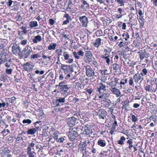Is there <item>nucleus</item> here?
Wrapping results in <instances>:
<instances>
[{
  "label": "nucleus",
  "instance_id": "9d476101",
  "mask_svg": "<svg viewBox=\"0 0 157 157\" xmlns=\"http://www.w3.org/2000/svg\"><path fill=\"white\" fill-rule=\"evenodd\" d=\"M12 49L13 53L14 55H16L17 53L18 54L21 51V48L17 45H13L12 47Z\"/></svg>",
  "mask_w": 157,
  "mask_h": 157
},
{
  "label": "nucleus",
  "instance_id": "c03bdc74",
  "mask_svg": "<svg viewBox=\"0 0 157 157\" xmlns=\"http://www.w3.org/2000/svg\"><path fill=\"white\" fill-rule=\"evenodd\" d=\"M64 140L65 139L64 138V137H60L58 138L57 142H58L62 143L63 142Z\"/></svg>",
  "mask_w": 157,
  "mask_h": 157
},
{
  "label": "nucleus",
  "instance_id": "f3484780",
  "mask_svg": "<svg viewBox=\"0 0 157 157\" xmlns=\"http://www.w3.org/2000/svg\"><path fill=\"white\" fill-rule=\"evenodd\" d=\"M133 78L134 82L137 83L141 79L143 80V77H141L139 73H136L133 76Z\"/></svg>",
  "mask_w": 157,
  "mask_h": 157
},
{
  "label": "nucleus",
  "instance_id": "b1692460",
  "mask_svg": "<svg viewBox=\"0 0 157 157\" xmlns=\"http://www.w3.org/2000/svg\"><path fill=\"white\" fill-rule=\"evenodd\" d=\"M29 26L31 28L38 26L37 22L36 21H31L29 23Z\"/></svg>",
  "mask_w": 157,
  "mask_h": 157
},
{
  "label": "nucleus",
  "instance_id": "a18cd8bd",
  "mask_svg": "<svg viewBox=\"0 0 157 157\" xmlns=\"http://www.w3.org/2000/svg\"><path fill=\"white\" fill-rule=\"evenodd\" d=\"M5 51L4 49H3L2 51H1V52L0 54V56L1 57H3L4 56H6V54L5 53Z\"/></svg>",
  "mask_w": 157,
  "mask_h": 157
},
{
  "label": "nucleus",
  "instance_id": "aec40b11",
  "mask_svg": "<svg viewBox=\"0 0 157 157\" xmlns=\"http://www.w3.org/2000/svg\"><path fill=\"white\" fill-rule=\"evenodd\" d=\"M42 40L41 37L39 35L35 36L34 38L33 39V41L34 43H37L38 42Z\"/></svg>",
  "mask_w": 157,
  "mask_h": 157
},
{
  "label": "nucleus",
  "instance_id": "4468645a",
  "mask_svg": "<svg viewBox=\"0 0 157 157\" xmlns=\"http://www.w3.org/2000/svg\"><path fill=\"white\" fill-rule=\"evenodd\" d=\"M39 127H36V128H33L29 129L27 132V133L28 135H33L37 132Z\"/></svg>",
  "mask_w": 157,
  "mask_h": 157
},
{
  "label": "nucleus",
  "instance_id": "4c0bfd02",
  "mask_svg": "<svg viewBox=\"0 0 157 157\" xmlns=\"http://www.w3.org/2000/svg\"><path fill=\"white\" fill-rule=\"evenodd\" d=\"M12 10L13 11H17L19 9V7L17 5H14L12 7Z\"/></svg>",
  "mask_w": 157,
  "mask_h": 157
},
{
  "label": "nucleus",
  "instance_id": "1a4fd4ad",
  "mask_svg": "<svg viewBox=\"0 0 157 157\" xmlns=\"http://www.w3.org/2000/svg\"><path fill=\"white\" fill-rule=\"evenodd\" d=\"M98 117L100 119L104 120L106 118L107 113L106 111L103 109H100L98 113Z\"/></svg>",
  "mask_w": 157,
  "mask_h": 157
},
{
  "label": "nucleus",
  "instance_id": "f257e3e1",
  "mask_svg": "<svg viewBox=\"0 0 157 157\" xmlns=\"http://www.w3.org/2000/svg\"><path fill=\"white\" fill-rule=\"evenodd\" d=\"M32 50L30 48L29 45L26 46L22 51L19 52L18 56L20 59L24 58L26 59L30 55L32 52Z\"/></svg>",
  "mask_w": 157,
  "mask_h": 157
},
{
  "label": "nucleus",
  "instance_id": "20e7f679",
  "mask_svg": "<svg viewBox=\"0 0 157 157\" xmlns=\"http://www.w3.org/2000/svg\"><path fill=\"white\" fill-rule=\"evenodd\" d=\"M82 130L81 128L78 127L74 128L69 132L70 135L72 137H77L78 136V133Z\"/></svg>",
  "mask_w": 157,
  "mask_h": 157
},
{
  "label": "nucleus",
  "instance_id": "f704fd0d",
  "mask_svg": "<svg viewBox=\"0 0 157 157\" xmlns=\"http://www.w3.org/2000/svg\"><path fill=\"white\" fill-rule=\"evenodd\" d=\"M113 69L117 71L118 70L119 67L118 64L117 63H114L113 64Z\"/></svg>",
  "mask_w": 157,
  "mask_h": 157
},
{
  "label": "nucleus",
  "instance_id": "5701e85b",
  "mask_svg": "<svg viewBox=\"0 0 157 157\" xmlns=\"http://www.w3.org/2000/svg\"><path fill=\"white\" fill-rule=\"evenodd\" d=\"M95 42L94 43L93 45L95 47H98L100 45L101 43V39L100 38L97 39L95 41Z\"/></svg>",
  "mask_w": 157,
  "mask_h": 157
},
{
  "label": "nucleus",
  "instance_id": "338daca9",
  "mask_svg": "<svg viewBox=\"0 0 157 157\" xmlns=\"http://www.w3.org/2000/svg\"><path fill=\"white\" fill-rule=\"evenodd\" d=\"M129 85L131 86H132L133 84V81L132 78H131L129 80Z\"/></svg>",
  "mask_w": 157,
  "mask_h": 157
},
{
  "label": "nucleus",
  "instance_id": "09e8293b",
  "mask_svg": "<svg viewBox=\"0 0 157 157\" xmlns=\"http://www.w3.org/2000/svg\"><path fill=\"white\" fill-rule=\"evenodd\" d=\"M16 98L14 97H12L9 101V102L12 103L14 102L16 100Z\"/></svg>",
  "mask_w": 157,
  "mask_h": 157
},
{
  "label": "nucleus",
  "instance_id": "58836bf2",
  "mask_svg": "<svg viewBox=\"0 0 157 157\" xmlns=\"http://www.w3.org/2000/svg\"><path fill=\"white\" fill-rule=\"evenodd\" d=\"M23 138L21 137L20 135H18L17 138H16V141H19L20 140H23Z\"/></svg>",
  "mask_w": 157,
  "mask_h": 157
},
{
  "label": "nucleus",
  "instance_id": "13d9d810",
  "mask_svg": "<svg viewBox=\"0 0 157 157\" xmlns=\"http://www.w3.org/2000/svg\"><path fill=\"white\" fill-rule=\"evenodd\" d=\"M13 137L12 136H10L7 137V140L9 141H11L13 139Z\"/></svg>",
  "mask_w": 157,
  "mask_h": 157
},
{
  "label": "nucleus",
  "instance_id": "774afa93",
  "mask_svg": "<svg viewBox=\"0 0 157 157\" xmlns=\"http://www.w3.org/2000/svg\"><path fill=\"white\" fill-rule=\"evenodd\" d=\"M124 43L122 41H121L119 44L118 46L120 47L121 48L122 47H123V45H124Z\"/></svg>",
  "mask_w": 157,
  "mask_h": 157
},
{
  "label": "nucleus",
  "instance_id": "bb28decb",
  "mask_svg": "<svg viewBox=\"0 0 157 157\" xmlns=\"http://www.w3.org/2000/svg\"><path fill=\"white\" fill-rule=\"evenodd\" d=\"M85 131L86 134L89 135L90 136L91 134H92V131L91 129H90V128L88 129L85 128Z\"/></svg>",
  "mask_w": 157,
  "mask_h": 157
},
{
  "label": "nucleus",
  "instance_id": "c9c22d12",
  "mask_svg": "<svg viewBox=\"0 0 157 157\" xmlns=\"http://www.w3.org/2000/svg\"><path fill=\"white\" fill-rule=\"evenodd\" d=\"M145 89L146 91H152L151 87V86L150 85H147L145 87Z\"/></svg>",
  "mask_w": 157,
  "mask_h": 157
},
{
  "label": "nucleus",
  "instance_id": "cd10ccee",
  "mask_svg": "<svg viewBox=\"0 0 157 157\" xmlns=\"http://www.w3.org/2000/svg\"><path fill=\"white\" fill-rule=\"evenodd\" d=\"M127 143L129 144V146L128 147V148L130 150H132L133 147L132 144V140L131 139H129L127 142Z\"/></svg>",
  "mask_w": 157,
  "mask_h": 157
},
{
  "label": "nucleus",
  "instance_id": "37998d69",
  "mask_svg": "<svg viewBox=\"0 0 157 157\" xmlns=\"http://www.w3.org/2000/svg\"><path fill=\"white\" fill-rule=\"evenodd\" d=\"M0 60L4 62H6L7 61V58L6 57V56L2 57L0 58Z\"/></svg>",
  "mask_w": 157,
  "mask_h": 157
},
{
  "label": "nucleus",
  "instance_id": "4be33fe9",
  "mask_svg": "<svg viewBox=\"0 0 157 157\" xmlns=\"http://www.w3.org/2000/svg\"><path fill=\"white\" fill-rule=\"evenodd\" d=\"M65 102V98L59 97L56 100V103H64Z\"/></svg>",
  "mask_w": 157,
  "mask_h": 157
},
{
  "label": "nucleus",
  "instance_id": "423d86ee",
  "mask_svg": "<svg viewBox=\"0 0 157 157\" xmlns=\"http://www.w3.org/2000/svg\"><path fill=\"white\" fill-rule=\"evenodd\" d=\"M84 67H85L86 75L88 77H91L94 75V71L90 65H86Z\"/></svg>",
  "mask_w": 157,
  "mask_h": 157
},
{
  "label": "nucleus",
  "instance_id": "a211bd4d",
  "mask_svg": "<svg viewBox=\"0 0 157 157\" xmlns=\"http://www.w3.org/2000/svg\"><path fill=\"white\" fill-rule=\"evenodd\" d=\"M130 102L128 100H126L124 101V104L122 107V109H125L126 111L128 110V108L129 106V103Z\"/></svg>",
  "mask_w": 157,
  "mask_h": 157
},
{
  "label": "nucleus",
  "instance_id": "7c9ffc66",
  "mask_svg": "<svg viewBox=\"0 0 157 157\" xmlns=\"http://www.w3.org/2000/svg\"><path fill=\"white\" fill-rule=\"evenodd\" d=\"M117 3L120 5V6H124V3L125 1L123 0H116Z\"/></svg>",
  "mask_w": 157,
  "mask_h": 157
},
{
  "label": "nucleus",
  "instance_id": "473e14b6",
  "mask_svg": "<svg viewBox=\"0 0 157 157\" xmlns=\"http://www.w3.org/2000/svg\"><path fill=\"white\" fill-rule=\"evenodd\" d=\"M147 72V70L145 68H144L142 70V72L140 73V75L142 76H144L146 75Z\"/></svg>",
  "mask_w": 157,
  "mask_h": 157
},
{
  "label": "nucleus",
  "instance_id": "5fc2aeb1",
  "mask_svg": "<svg viewBox=\"0 0 157 157\" xmlns=\"http://www.w3.org/2000/svg\"><path fill=\"white\" fill-rule=\"evenodd\" d=\"M49 21L50 24L51 25H53L55 22L54 20L52 18H50L49 19Z\"/></svg>",
  "mask_w": 157,
  "mask_h": 157
},
{
  "label": "nucleus",
  "instance_id": "393cba45",
  "mask_svg": "<svg viewBox=\"0 0 157 157\" xmlns=\"http://www.w3.org/2000/svg\"><path fill=\"white\" fill-rule=\"evenodd\" d=\"M107 84L109 86V88H112L113 87H115L117 86V85L113 80L111 81L110 82L108 83Z\"/></svg>",
  "mask_w": 157,
  "mask_h": 157
},
{
  "label": "nucleus",
  "instance_id": "f8f14e48",
  "mask_svg": "<svg viewBox=\"0 0 157 157\" xmlns=\"http://www.w3.org/2000/svg\"><path fill=\"white\" fill-rule=\"evenodd\" d=\"M109 90L116 94L117 97H121L122 96V95L121 94L120 91L119 90L115 87H113V88H109Z\"/></svg>",
  "mask_w": 157,
  "mask_h": 157
},
{
  "label": "nucleus",
  "instance_id": "603ef678",
  "mask_svg": "<svg viewBox=\"0 0 157 157\" xmlns=\"http://www.w3.org/2000/svg\"><path fill=\"white\" fill-rule=\"evenodd\" d=\"M18 38L20 40H22L25 39V34L24 33H22L18 36Z\"/></svg>",
  "mask_w": 157,
  "mask_h": 157
},
{
  "label": "nucleus",
  "instance_id": "9b49d317",
  "mask_svg": "<svg viewBox=\"0 0 157 157\" xmlns=\"http://www.w3.org/2000/svg\"><path fill=\"white\" fill-rule=\"evenodd\" d=\"M59 86H60V89L62 91H64L65 93L67 92L68 89L67 86L63 82H60L59 85Z\"/></svg>",
  "mask_w": 157,
  "mask_h": 157
},
{
  "label": "nucleus",
  "instance_id": "49530a36",
  "mask_svg": "<svg viewBox=\"0 0 157 157\" xmlns=\"http://www.w3.org/2000/svg\"><path fill=\"white\" fill-rule=\"evenodd\" d=\"M73 55L74 56V57H75V58L79 59H80V57L79 56H78V53H76V52H73Z\"/></svg>",
  "mask_w": 157,
  "mask_h": 157
},
{
  "label": "nucleus",
  "instance_id": "c756f323",
  "mask_svg": "<svg viewBox=\"0 0 157 157\" xmlns=\"http://www.w3.org/2000/svg\"><path fill=\"white\" fill-rule=\"evenodd\" d=\"M1 78L2 79L1 80V81H2L4 82H5L7 80L6 75L5 74H2Z\"/></svg>",
  "mask_w": 157,
  "mask_h": 157
},
{
  "label": "nucleus",
  "instance_id": "412c9836",
  "mask_svg": "<svg viewBox=\"0 0 157 157\" xmlns=\"http://www.w3.org/2000/svg\"><path fill=\"white\" fill-rule=\"evenodd\" d=\"M98 144L102 147H105L106 145L105 140L99 139L98 142Z\"/></svg>",
  "mask_w": 157,
  "mask_h": 157
},
{
  "label": "nucleus",
  "instance_id": "7ed1b4c3",
  "mask_svg": "<svg viewBox=\"0 0 157 157\" xmlns=\"http://www.w3.org/2000/svg\"><path fill=\"white\" fill-rule=\"evenodd\" d=\"M105 85L102 83H101L99 86V87L98 88L97 91L99 92L101 95L99 96V98H105V95H106V94L102 93H103L102 91H104L106 90Z\"/></svg>",
  "mask_w": 157,
  "mask_h": 157
},
{
  "label": "nucleus",
  "instance_id": "e433bc0d",
  "mask_svg": "<svg viewBox=\"0 0 157 157\" xmlns=\"http://www.w3.org/2000/svg\"><path fill=\"white\" fill-rule=\"evenodd\" d=\"M64 17H66L67 18L66 20H67L69 21L71 20V17L67 13H65L64 16Z\"/></svg>",
  "mask_w": 157,
  "mask_h": 157
},
{
  "label": "nucleus",
  "instance_id": "680f3d73",
  "mask_svg": "<svg viewBox=\"0 0 157 157\" xmlns=\"http://www.w3.org/2000/svg\"><path fill=\"white\" fill-rule=\"evenodd\" d=\"M114 122L113 123V125H115V126H117V121H116V119L115 116H114Z\"/></svg>",
  "mask_w": 157,
  "mask_h": 157
},
{
  "label": "nucleus",
  "instance_id": "ddd939ff",
  "mask_svg": "<svg viewBox=\"0 0 157 157\" xmlns=\"http://www.w3.org/2000/svg\"><path fill=\"white\" fill-rule=\"evenodd\" d=\"M80 21L82 23V25L86 27L88 23L87 18L85 16H83L79 17Z\"/></svg>",
  "mask_w": 157,
  "mask_h": 157
},
{
  "label": "nucleus",
  "instance_id": "ea45409f",
  "mask_svg": "<svg viewBox=\"0 0 157 157\" xmlns=\"http://www.w3.org/2000/svg\"><path fill=\"white\" fill-rule=\"evenodd\" d=\"M27 39H24L22 40L21 42V44L23 45H25L27 44Z\"/></svg>",
  "mask_w": 157,
  "mask_h": 157
},
{
  "label": "nucleus",
  "instance_id": "6e6d98bb",
  "mask_svg": "<svg viewBox=\"0 0 157 157\" xmlns=\"http://www.w3.org/2000/svg\"><path fill=\"white\" fill-rule=\"evenodd\" d=\"M119 78H114L113 80L115 82L116 84L117 85V83L120 84V82H119Z\"/></svg>",
  "mask_w": 157,
  "mask_h": 157
},
{
  "label": "nucleus",
  "instance_id": "6e6552de",
  "mask_svg": "<svg viewBox=\"0 0 157 157\" xmlns=\"http://www.w3.org/2000/svg\"><path fill=\"white\" fill-rule=\"evenodd\" d=\"M61 68L64 71V73L66 74L73 71L72 67L68 65L61 64Z\"/></svg>",
  "mask_w": 157,
  "mask_h": 157
},
{
  "label": "nucleus",
  "instance_id": "79ce46f5",
  "mask_svg": "<svg viewBox=\"0 0 157 157\" xmlns=\"http://www.w3.org/2000/svg\"><path fill=\"white\" fill-rule=\"evenodd\" d=\"M40 57V55L38 54H35L31 56L32 59H35Z\"/></svg>",
  "mask_w": 157,
  "mask_h": 157
},
{
  "label": "nucleus",
  "instance_id": "72a5a7b5",
  "mask_svg": "<svg viewBox=\"0 0 157 157\" xmlns=\"http://www.w3.org/2000/svg\"><path fill=\"white\" fill-rule=\"evenodd\" d=\"M122 36L123 37H124V38L126 41L129 38V35L128 33H124L122 35Z\"/></svg>",
  "mask_w": 157,
  "mask_h": 157
},
{
  "label": "nucleus",
  "instance_id": "bf43d9fd",
  "mask_svg": "<svg viewBox=\"0 0 157 157\" xmlns=\"http://www.w3.org/2000/svg\"><path fill=\"white\" fill-rule=\"evenodd\" d=\"M93 90L92 89H87L86 90V91L89 94H91L93 92Z\"/></svg>",
  "mask_w": 157,
  "mask_h": 157
},
{
  "label": "nucleus",
  "instance_id": "a19ab883",
  "mask_svg": "<svg viewBox=\"0 0 157 157\" xmlns=\"http://www.w3.org/2000/svg\"><path fill=\"white\" fill-rule=\"evenodd\" d=\"M131 117L133 122H136L137 121V117H136L134 115H132L131 116Z\"/></svg>",
  "mask_w": 157,
  "mask_h": 157
},
{
  "label": "nucleus",
  "instance_id": "3c124183",
  "mask_svg": "<svg viewBox=\"0 0 157 157\" xmlns=\"http://www.w3.org/2000/svg\"><path fill=\"white\" fill-rule=\"evenodd\" d=\"M13 2L12 0H8V2H6V4L7 6L10 7L11 6Z\"/></svg>",
  "mask_w": 157,
  "mask_h": 157
},
{
  "label": "nucleus",
  "instance_id": "2eb2a0df",
  "mask_svg": "<svg viewBox=\"0 0 157 157\" xmlns=\"http://www.w3.org/2000/svg\"><path fill=\"white\" fill-rule=\"evenodd\" d=\"M10 151L7 149H5L2 151V157H12V155L10 154Z\"/></svg>",
  "mask_w": 157,
  "mask_h": 157
},
{
  "label": "nucleus",
  "instance_id": "69168bd1",
  "mask_svg": "<svg viewBox=\"0 0 157 157\" xmlns=\"http://www.w3.org/2000/svg\"><path fill=\"white\" fill-rule=\"evenodd\" d=\"M102 72L103 73V74L105 75H108L109 73L108 72V71L107 70H105L103 71Z\"/></svg>",
  "mask_w": 157,
  "mask_h": 157
},
{
  "label": "nucleus",
  "instance_id": "0eeeda50",
  "mask_svg": "<svg viewBox=\"0 0 157 157\" xmlns=\"http://www.w3.org/2000/svg\"><path fill=\"white\" fill-rule=\"evenodd\" d=\"M63 55L64 56V60H68L67 63H73V59L71 58L72 57V55H70L67 52H64L63 53Z\"/></svg>",
  "mask_w": 157,
  "mask_h": 157
},
{
  "label": "nucleus",
  "instance_id": "6ab92c4d",
  "mask_svg": "<svg viewBox=\"0 0 157 157\" xmlns=\"http://www.w3.org/2000/svg\"><path fill=\"white\" fill-rule=\"evenodd\" d=\"M87 145H84V144H82V143H80L78 145V149L79 151H85V153H87L86 151V147Z\"/></svg>",
  "mask_w": 157,
  "mask_h": 157
},
{
  "label": "nucleus",
  "instance_id": "0e129e2a",
  "mask_svg": "<svg viewBox=\"0 0 157 157\" xmlns=\"http://www.w3.org/2000/svg\"><path fill=\"white\" fill-rule=\"evenodd\" d=\"M140 104L137 103H134L133 105V107L135 108H138L140 107Z\"/></svg>",
  "mask_w": 157,
  "mask_h": 157
},
{
  "label": "nucleus",
  "instance_id": "8fccbe9b",
  "mask_svg": "<svg viewBox=\"0 0 157 157\" xmlns=\"http://www.w3.org/2000/svg\"><path fill=\"white\" fill-rule=\"evenodd\" d=\"M12 69H6V72L7 73V74H10L11 73H12Z\"/></svg>",
  "mask_w": 157,
  "mask_h": 157
},
{
  "label": "nucleus",
  "instance_id": "c85d7f7f",
  "mask_svg": "<svg viewBox=\"0 0 157 157\" xmlns=\"http://www.w3.org/2000/svg\"><path fill=\"white\" fill-rule=\"evenodd\" d=\"M127 79L126 78L125 80L122 79V81H121L120 82V84L121 85L120 86L121 88L123 87L122 85H124L125 84L127 83Z\"/></svg>",
  "mask_w": 157,
  "mask_h": 157
},
{
  "label": "nucleus",
  "instance_id": "f03ea898",
  "mask_svg": "<svg viewBox=\"0 0 157 157\" xmlns=\"http://www.w3.org/2000/svg\"><path fill=\"white\" fill-rule=\"evenodd\" d=\"M85 56L88 60L89 63H91L94 65L96 64L97 62L95 61V59L92 56V55L90 52L89 51H86Z\"/></svg>",
  "mask_w": 157,
  "mask_h": 157
},
{
  "label": "nucleus",
  "instance_id": "2f4dec72",
  "mask_svg": "<svg viewBox=\"0 0 157 157\" xmlns=\"http://www.w3.org/2000/svg\"><path fill=\"white\" fill-rule=\"evenodd\" d=\"M32 122V121L29 119H24L22 121V123L23 124L27 123L28 124H31Z\"/></svg>",
  "mask_w": 157,
  "mask_h": 157
},
{
  "label": "nucleus",
  "instance_id": "a878e982",
  "mask_svg": "<svg viewBox=\"0 0 157 157\" xmlns=\"http://www.w3.org/2000/svg\"><path fill=\"white\" fill-rule=\"evenodd\" d=\"M56 44L55 43L51 44L48 47V49L49 50H54L56 48Z\"/></svg>",
  "mask_w": 157,
  "mask_h": 157
},
{
  "label": "nucleus",
  "instance_id": "e2e57ef3",
  "mask_svg": "<svg viewBox=\"0 0 157 157\" xmlns=\"http://www.w3.org/2000/svg\"><path fill=\"white\" fill-rule=\"evenodd\" d=\"M109 102H109L107 101H105V105L106 106L108 107L110 105L111 102L110 101H109Z\"/></svg>",
  "mask_w": 157,
  "mask_h": 157
},
{
  "label": "nucleus",
  "instance_id": "de8ad7c7",
  "mask_svg": "<svg viewBox=\"0 0 157 157\" xmlns=\"http://www.w3.org/2000/svg\"><path fill=\"white\" fill-rule=\"evenodd\" d=\"M52 57L51 56H46L45 53H44L43 54L42 58L44 59H45L47 58H48L49 59H51V58Z\"/></svg>",
  "mask_w": 157,
  "mask_h": 157
},
{
  "label": "nucleus",
  "instance_id": "dca6fc26",
  "mask_svg": "<svg viewBox=\"0 0 157 157\" xmlns=\"http://www.w3.org/2000/svg\"><path fill=\"white\" fill-rule=\"evenodd\" d=\"M140 54V58L141 60H143L145 57H146L147 52L145 50H143L138 52Z\"/></svg>",
  "mask_w": 157,
  "mask_h": 157
},
{
  "label": "nucleus",
  "instance_id": "39448f33",
  "mask_svg": "<svg viewBox=\"0 0 157 157\" xmlns=\"http://www.w3.org/2000/svg\"><path fill=\"white\" fill-rule=\"evenodd\" d=\"M75 115H74V116L68 118L67 120V124L70 127H72L75 125L76 123H78L77 118L75 117Z\"/></svg>",
  "mask_w": 157,
  "mask_h": 157
},
{
  "label": "nucleus",
  "instance_id": "864d4df0",
  "mask_svg": "<svg viewBox=\"0 0 157 157\" xmlns=\"http://www.w3.org/2000/svg\"><path fill=\"white\" fill-rule=\"evenodd\" d=\"M78 55L81 56H83L84 55V53L81 50H80L78 52Z\"/></svg>",
  "mask_w": 157,
  "mask_h": 157
},
{
  "label": "nucleus",
  "instance_id": "052dcab7",
  "mask_svg": "<svg viewBox=\"0 0 157 157\" xmlns=\"http://www.w3.org/2000/svg\"><path fill=\"white\" fill-rule=\"evenodd\" d=\"M65 108H60L58 109V111L60 112H63L66 111Z\"/></svg>",
  "mask_w": 157,
  "mask_h": 157
},
{
  "label": "nucleus",
  "instance_id": "4d7b16f0",
  "mask_svg": "<svg viewBox=\"0 0 157 157\" xmlns=\"http://www.w3.org/2000/svg\"><path fill=\"white\" fill-rule=\"evenodd\" d=\"M53 137L54 138V140H56V141L57 142L58 138H58V136L57 135V134H54V136H53Z\"/></svg>",
  "mask_w": 157,
  "mask_h": 157
}]
</instances>
